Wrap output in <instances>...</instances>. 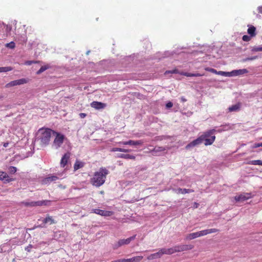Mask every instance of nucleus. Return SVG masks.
<instances>
[{
	"label": "nucleus",
	"instance_id": "f257e3e1",
	"mask_svg": "<svg viewBox=\"0 0 262 262\" xmlns=\"http://www.w3.org/2000/svg\"><path fill=\"white\" fill-rule=\"evenodd\" d=\"M108 174V170L105 168H100L99 171L95 172L93 178L91 179V183L96 186L99 187L105 182L106 176Z\"/></svg>",
	"mask_w": 262,
	"mask_h": 262
},
{
	"label": "nucleus",
	"instance_id": "f03ea898",
	"mask_svg": "<svg viewBox=\"0 0 262 262\" xmlns=\"http://www.w3.org/2000/svg\"><path fill=\"white\" fill-rule=\"evenodd\" d=\"M38 134L40 135L38 138L41 144L47 145L49 144L51 137H53L54 134H56V132L50 128H40L38 130Z\"/></svg>",
	"mask_w": 262,
	"mask_h": 262
},
{
	"label": "nucleus",
	"instance_id": "7ed1b4c3",
	"mask_svg": "<svg viewBox=\"0 0 262 262\" xmlns=\"http://www.w3.org/2000/svg\"><path fill=\"white\" fill-rule=\"evenodd\" d=\"M216 132L214 129H211L205 132L203 135L200 136L203 138L202 140L205 141L204 144L205 145H211L215 140V136L213 135Z\"/></svg>",
	"mask_w": 262,
	"mask_h": 262
},
{
	"label": "nucleus",
	"instance_id": "20e7f679",
	"mask_svg": "<svg viewBox=\"0 0 262 262\" xmlns=\"http://www.w3.org/2000/svg\"><path fill=\"white\" fill-rule=\"evenodd\" d=\"M53 137H55V139L53 143V146L55 148H58L63 143L64 136L56 132V134H54Z\"/></svg>",
	"mask_w": 262,
	"mask_h": 262
},
{
	"label": "nucleus",
	"instance_id": "39448f33",
	"mask_svg": "<svg viewBox=\"0 0 262 262\" xmlns=\"http://www.w3.org/2000/svg\"><path fill=\"white\" fill-rule=\"evenodd\" d=\"M136 236V235H134L132 236L129 237V238H127V239H120L118 242H117L116 243L114 244V245H113L114 249H117L119 247H120L122 246H123L124 245L129 244L131 241L135 239Z\"/></svg>",
	"mask_w": 262,
	"mask_h": 262
},
{
	"label": "nucleus",
	"instance_id": "423d86ee",
	"mask_svg": "<svg viewBox=\"0 0 262 262\" xmlns=\"http://www.w3.org/2000/svg\"><path fill=\"white\" fill-rule=\"evenodd\" d=\"M175 247V251H176V252H180L184 251L191 250L194 248V246L192 245H182L176 246Z\"/></svg>",
	"mask_w": 262,
	"mask_h": 262
},
{
	"label": "nucleus",
	"instance_id": "0eeeda50",
	"mask_svg": "<svg viewBox=\"0 0 262 262\" xmlns=\"http://www.w3.org/2000/svg\"><path fill=\"white\" fill-rule=\"evenodd\" d=\"M27 80L25 78H22L18 80H15L10 82L6 85V87L9 88L14 86L17 85H21L24 83H26Z\"/></svg>",
	"mask_w": 262,
	"mask_h": 262
},
{
	"label": "nucleus",
	"instance_id": "6e6552de",
	"mask_svg": "<svg viewBox=\"0 0 262 262\" xmlns=\"http://www.w3.org/2000/svg\"><path fill=\"white\" fill-rule=\"evenodd\" d=\"M251 196L252 195L250 193H243L239 195L235 196L234 198L236 201L242 202L251 198Z\"/></svg>",
	"mask_w": 262,
	"mask_h": 262
},
{
	"label": "nucleus",
	"instance_id": "1a4fd4ad",
	"mask_svg": "<svg viewBox=\"0 0 262 262\" xmlns=\"http://www.w3.org/2000/svg\"><path fill=\"white\" fill-rule=\"evenodd\" d=\"M169 148L167 146H156L155 148H154V149H151L150 152L152 154V155L157 156L159 155V152H163Z\"/></svg>",
	"mask_w": 262,
	"mask_h": 262
},
{
	"label": "nucleus",
	"instance_id": "9d476101",
	"mask_svg": "<svg viewBox=\"0 0 262 262\" xmlns=\"http://www.w3.org/2000/svg\"><path fill=\"white\" fill-rule=\"evenodd\" d=\"M202 139H203V138H201L200 137H199L196 139L192 141L190 143L187 144L185 148L186 149H189L192 148L198 145L201 144L203 142Z\"/></svg>",
	"mask_w": 262,
	"mask_h": 262
},
{
	"label": "nucleus",
	"instance_id": "9b49d317",
	"mask_svg": "<svg viewBox=\"0 0 262 262\" xmlns=\"http://www.w3.org/2000/svg\"><path fill=\"white\" fill-rule=\"evenodd\" d=\"M202 139H203V138H201L200 137H199L196 139L192 141L190 143L187 144L185 148L186 149H189L192 148L198 145L201 144L203 142Z\"/></svg>",
	"mask_w": 262,
	"mask_h": 262
},
{
	"label": "nucleus",
	"instance_id": "f8f14e48",
	"mask_svg": "<svg viewBox=\"0 0 262 262\" xmlns=\"http://www.w3.org/2000/svg\"><path fill=\"white\" fill-rule=\"evenodd\" d=\"M202 139H203V138H201L200 137H199L196 139L192 141L190 143L187 144L185 148L186 149H189L192 148L198 145L201 144L203 142Z\"/></svg>",
	"mask_w": 262,
	"mask_h": 262
},
{
	"label": "nucleus",
	"instance_id": "ddd939ff",
	"mask_svg": "<svg viewBox=\"0 0 262 262\" xmlns=\"http://www.w3.org/2000/svg\"><path fill=\"white\" fill-rule=\"evenodd\" d=\"M203 230L200 231L199 232H194L192 233L188 234L186 235L185 239L186 240H191L194 239L196 237H200L203 236Z\"/></svg>",
	"mask_w": 262,
	"mask_h": 262
},
{
	"label": "nucleus",
	"instance_id": "4468645a",
	"mask_svg": "<svg viewBox=\"0 0 262 262\" xmlns=\"http://www.w3.org/2000/svg\"><path fill=\"white\" fill-rule=\"evenodd\" d=\"M106 104L98 101H93L91 103V106L97 110L103 109L106 106Z\"/></svg>",
	"mask_w": 262,
	"mask_h": 262
},
{
	"label": "nucleus",
	"instance_id": "2eb2a0df",
	"mask_svg": "<svg viewBox=\"0 0 262 262\" xmlns=\"http://www.w3.org/2000/svg\"><path fill=\"white\" fill-rule=\"evenodd\" d=\"M143 141L142 140H137V141H133V140H129L126 142H121L119 143L120 144L123 145H134L137 146L141 145L143 144Z\"/></svg>",
	"mask_w": 262,
	"mask_h": 262
},
{
	"label": "nucleus",
	"instance_id": "dca6fc26",
	"mask_svg": "<svg viewBox=\"0 0 262 262\" xmlns=\"http://www.w3.org/2000/svg\"><path fill=\"white\" fill-rule=\"evenodd\" d=\"M59 179V177H58L57 175V176L50 175L48 177L45 178L43 180L42 182L43 184H47L51 183V182L55 181Z\"/></svg>",
	"mask_w": 262,
	"mask_h": 262
},
{
	"label": "nucleus",
	"instance_id": "f3484780",
	"mask_svg": "<svg viewBox=\"0 0 262 262\" xmlns=\"http://www.w3.org/2000/svg\"><path fill=\"white\" fill-rule=\"evenodd\" d=\"M54 223V221L51 216H48L42 220V224L37 226V227H45V225L49 224L50 225Z\"/></svg>",
	"mask_w": 262,
	"mask_h": 262
},
{
	"label": "nucleus",
	"instance_id": "a211bd4d",
	"mask_svg": "<svg viewBox=\"0 0 262 262\" xmlns=\"http://www.w3.org/2000/svg\"><path fill=\"white\" fill-rule=\"evenodd\" d=\"M94 211L95 213L102 216H108L112 215V212L109 211L103 210L99 209H95Z\"/></svg>",
	"mask_w": 262,
	"mask_h": 262
},
{
	"label": "nucleus",
	"instance_id": "6ab92c4d",
	"mask_svg": "<svg viewBox=\"0 0 262 262\" xmlns=\"http://www.w3.org/2000/svg\"><path fill=\"white\" fill-rule=\"evenodd\" d=\"M176 250V247L175 246L173 248H169V249H165V248H163V249H160V251H161V254L162 255L163 254H171L174 252H176V251H175Z\"/></svg>",
	"mask_w": 262,
	"mask_h": 262
},
{
	"label": "nucleus",
	"instance_id": "aec40b11",
	"mask_svg": "<svg viewBox=\"0 0 262 262\" xmlns=\"http://www.w3.org/2000/svg\"><path fill=\"white\" fill-rule=\"evenodd\" d=\"M174 191L177 194H180V193L185 194V193L194 192V190L193 189H185V188L182 189L181 188H179L177 189H174Z\"/></svg>",
	"mask_w": 262,
	"mask_h": 262
},
{
	"label": "nucleus",
	"instance_id": "412c9836",
	"mask_svg": "<svg viewBox=\"0 0 262 262\" xmlns=\"http://www.w3.org/2000/svg\"><path fill=\"white\" fill-rule=\"evenodd\" d=\"M143 257L142 256H137L130 258H124V262H139L143 259Z\"/></svg>",
	"mask_w": 262,
	"mask_h": 262
},
{
	"label": "nucleus",
	"instance_id": "4be33fe9",
	"mask_svg": "<svg viewBox=\"0 0 262 262\" xmlns=\"http://www.w3.org/2000/svg\"><path fill=\"white\" fill-rule=\"evenodd\" d=\"M248 73V71L246 69H241L238 70H234L231 72L232 76H236Z\"/></svg>",
	"mask_w": 262,
	"mask_h": 262
},
{
	"label": "nucleus",
	"instance_id": "5701e85b",
	"mask_svg": "<svg viewBox=\"0 0 262 262\" xmlns=\"http://www.w3.org/2000/svg\"><path fill=\"white\" fill-rule=\"evenodd\" d=\"M0 180H4L7 182H9L12 179H9V176L7 173L0 171Z\"/></svg>",
	"mask_w": 262,
	"mask_h": 262
},
{
	"label": "nucleus",
	"instance_id": "b1692460",
	"mask_svg": "<svg viewBox=\"0 0 262 262\" xmlns=\"http://www.w3.org/2000/svg\"><path fill=\"white\" fill-rule=\"evenodd\" d=\"M161 256H162V254H161V251L160 250L158 252L154 253V254H151L150 255H149L147 257V259L148 260H152L154 259L160 258Z\"/></svg>",
	"mask_w": 262,
	"mask_h": 262
},
{
	"label": "nucleus",
	"instance_id": "393cba45",
	"mask_svg": "<svg viewBox=\"0 0 262 262\" xmlns=\"http://www.w3.org/2000/svg\"><path fill=\"white\" fill-rule=\"evenodd\" d=\"M241 104L239 103L232 105L228 108L229 112H236L238 111L241 108Z\"/></svg>",
	"mask_w": 262,
	"mask_h": 262
},
{
	"label": "nucleus",
	"instance_id": "a878e982",
	"mask_svg": "<svg viewBox=\"0 0 262 262\" xmlns=\"http://www.w3.org/2000/svg\"><path fill=\"white\" fill-rule=\"evenodd\" d=\"M50 201L43 200L35 202L36 206H48L50 204Z\"/></svg>",
	"mask_w": 262,
	"mask_h": 262
},
{
	"label": "nucleus",
	"instance_id": "bb28decb",
	"mask_svg": "<svg viewBox=\"0 0 262 262\" xmlns=\"http://www.w3.org/2000/svg\"><path fill=\"white\" fill-rule=\"evenodd\" d=\"M42 244H45V242H41V243H39L38 244H37V245H31V244H30V245H29V246H28L25 248V250H26L27 252H31V248H35V249H36V248H37L39 247H40V246Z\"/></svg>",
	"mask_w": 262,
	"mask_h": 262
},
{
	"label": "nucleus",
	"instance_id": "cd10ccee",
	"mask_svg": "<svg viewBox=\"0 0 262 262\" xmlns=\"http://www.w3.org/2000/svg\"><path fill=\"white\" fill-rule=\"evenodd\" d=\"M256 28L253 26H251L248 29V33L251 36L254 37L256 35L255 33Z\"/></svg>",
	"mask_w": 262,
	"mask_h": 262
},
{
	"label": "nucleus",
	"instance_id": "c85d7f7f",
	"mask_svg": "<svg viewBox=\"0 0 262 262\" xmlns=\"http://www.w3.org/2000/svg\"><path fill=\"white\" fill-rule=\"evenodd\" d=\"M84 166V163L76 161L74 166V171L78 170V169L82 168Z\"/></svg>",
	"mask_w": 262,
	"mask_h": 262
},
{
	"label": "nucleus",
	"instance_id": "c756f323",
	"mask_svg": "<svg viewBox=\"0 0 262 262\" xmlns=\"http://www.w3.org/2000/svg\"><path fill=\"white\" fill-rule=\"evenodd\" d=\"M218 231L216 229H210L203 230L204 235H207L209 233H214Z\"/></svg>",
	"mask_w": 262,
	"mask_h": 262
},
{
	"label": "nucleus",
	"instance_id": "7c9ffc66",
	"mask_svg": "<svg viewBox=\"0 0 262 262\" xmlns=\"http://www.w3.org/2000/svg\"><path fill=\"white\" fill-rule=\"evenodd\" d=\"M49 68H50V66H49V65H46V66H42L40 68V69L38 71H37L36 74L37 75H39L41 73H42L43 72L46 71V70L49 69Z\"/></svg>",
	"mask_w": 262,
	"mask_h": 262
},
{
	"label": "nucleus",
	"instance_id": "2f4dec72",
	"mask_svg": "<svg viewBox=\"0 0 262 262\" xmlns=\"http://www.w3.org/2000/svg\"><path fill=\"white\" fill-rule=\"evenodd\" d=\"M119 157L124 159H134L135 156L129 154H121Z\"/></svg>",
	"mask_w": 262,
	"mask_h": 262
},
{
	"label": "nucleus",
	"instance_id": "473e14b6",
	"mask_svg": "<svg viewBox=\"0 0 262 262\" xmlns=\"http://www.w3.org/2000/svg\"><path fill=\"white\" fill-rule=\"evenodd\" d=\"M21 203L23 204L26 207H28V206H30V207L36 206L35 202H34V201L30 202H23Z\"/></svg>",
	"mask_w": 262,
	"mask_h": 262
},
{
	"label": "nucleus",
	"instance_id": "72a5a7b5",
	"mask_svg": "<svg viewBox=\"0 0 262 262\" xmlns=\"http://www.w3.org/2000/svg\"><path fill=\"white\" fill-rule=\"evenodd\" d=\"M12 70V68L11 67H0V73L2 72H7Z\"/></svg>",
	"mask_w": 262,
	"mask_h": 262
},
{
	"label": "nucleus",
	"instance_id": "f704fd0d",
	"mask_svg": "<svg viewBox=\"0 0 262 262\" xmlns=\"http://www.w3.org/2000/svg\"><path fill=\"white\" fill-rule=\"evenodd\" d=\"M216 74L224 76H231V72H226L223 71H217Z\"/></svg>",
	"mask_w": 262,
	"mask_h": 262
},
{
	"label": "nucleus",
	"instance_id": "c9c22d12",
	"mask_svg": "<svg viewBox=\"0 0 262 262\" xmlns=\"http://www.w3.org/2000/svg\"><path fill=\"white\" fill-rule=\"evenodd\" d=\"M176 52L175 51H173V52H169L168 51H166V52H164V53L163 54V58H165V57H169V56H172L174 54H176Z\"/></svg>",
	"mask_w": 262,
	"mask_h": 262
},
{
	"label": "nucleus",
	"instance_id": "e433bc0d",
	"mask_svg": "<svg viewBox=\"0 0 262 262\" xmlns=\"http://www.w3.org/2000/svg\"><path fill=\"white\" fill-rule=\"evenodd\" d=\"M60 166L62 167H64L66 166V154H64L62 157L60 161Z\"/></svg>",
	"mask_w": 262,
	"mask_h": 262
},
{
	"label": "nucleus",
	"instance_id": "4c0bfd02",
	"mask_svg": "<svg viewBox=\"0 0 262 262\" xmlns=\"http://www.w3.org/2000/svg\"><path fill=\"white\" fill-rule=\"evenodd\" d=\"M184 75H185L187 77H192V76L199 77V76H202V75L199 73L192 74V73H185L184 74Z\"/></svg>",
	"mask_w": 262,
	"mask_h": 262
},
{
	"label": "nucleus",
	"instance_id": "58836bf2",
	"mask_svg": "<svg viewBox=\"0 0 262 262\" xmlns=\"http://www.w3.org/2000/svg\"><path fill=\"white\" fill-rule=\"evenodd\" d=\"M250 163L252 165H262V161L259 160H253V161H251Z\"/></svg>",
	"mask_w": 262,
	"mask_h": 262
},
{
	"label": "nucleus",
	"instance_id": "ea45409f",
	"mask_svg": "<svg viewBox=\"0 0 262 262\" xmlns=\"http://www.w3.org/2000/svg\"><path fill=\"white\" fill-rule=\"evenodd\" d=\"M6 47L10 49H14L15 47V44L13 41H11L6 45Z\"/></svg>",
	"mask_w": 262,
	"mask_h": 262
},
{
	"label": "nucleus",
	"instance_id": "a19ab883",
	"mask_svg": "<svg viewBox=\"0 0 262 262\" xmlns=\"http://www.w3.org/2000/svg\"><path fill=\"white\" fill-rule=\"evenodd\" d=\"M257 58V56H253V57H247V58H244L242 60V61L243 62H246L247 61H248V60H254L255 59H256Z\"/></svg>",
	"mask_w": 262,
	"mask_h": 262
},
{
	"label": "nucleus",
	"instance_id": "79ce46f5",
	"mask_svg": "<svg viewBox=\"0 0 262 262\" xmlns=\"http://www.w3.org/2000/svg\"><path fill=\"white\" fill-rule=\"evenodd\" d=\"M251 51L252 52H259V51H262V47H253Z\"/></svg>",
	"mask_w": 262,
	"mask_h": 262
},
{
	"label": "nucleus",
	"instance_id": "37998d69",
	"mask_svg": "<svg viewBox=\"0 0 262 262\" xmlns=\"http://www.w3.org/2000/svg\"><path fill=\"white\" fill-rule=\"evenodd\" d=\"M205 70L207 71H209V72H210L211 73L216 74L217 73V71L215 69H212V68H206L205 69Z\"/></svg>",
	"mask_w": 262,
	"mask_h": 262
},
{
	"label": "nucleus",
	"instance_id": "c03bdc74",
	"mask_svg": "<svg viewBox=\"0 0 262 262\" xmlns=\"http://www.w3.org/2000/svg\"><path fill=\"white\" fill-rule=\"evenodd\" d=\"M251 36H249L245 35L243 36L242 39L245 41H248L251 39Z\"/></svg>",
	"mask_w": 262,
	"mask_h": 262
},
{
	"label": "nucleus",
	"instance_id": "a18cd8bd",
	"mask_svg": "<svg viewBox=\"0 0 262 262\" xmlns=\"http://www.w3.org/2000/svg\"><path fill=\"white\" fill-rule=\"evenodd\" d=\"M9 169L11 173H14L16 171V168L14 166H10Z\"/></svg>",
	"mask_w": 262,
	"mask_h": 262
},
{
	"label": "nucleus",
	"instance_id": "49530a36",
	"mask_svg": "<svg viewBox=\"0 0 262 262\" xmlns=\"http://www.w3.org/2000/svg\"><path fill=\"white\" fill-rule=\"evenodd\" d=\"M123 148H118V147H114L112 148V151H121L122 152Z\"/></svg>",
	"mask_w": 262,
	"mask_h": 262
},
{
	"label": "nucleus",
	"instance_id": "de8ad7c7",
	"mask_svg": "<svg viewBox=\"0 0 262 262\" xmlns=\"http://www.w3.org/2000/svg\"><path fill=\"white\" fill-rule=\"evenodd\" d=\"M172 106H173V104L171 102H168L166 104V107L167 108H170L172 107Z\"/></svg>",
	"mask_w": 262,
	"mask_h": 262
},
{
	"label": "nucleus",
	"instance_id": "09e8293b",
	"mask_svg": "<svg viewBox=\"0 0 262 262\" xmlns=\"http://www.w3.org/2000/svg\"><path fill=\"white\" fill-rule=\"evenodd\" d=\"M40 61H27L26 62V64H28V65H31L32 63H38V62H39Z\"/></svg>",
	"mask_w": 262,
	"mask_h": 262
},
{
	"label": "nucleus",
	"instance_id": "8fccbe9b",
	"mask_svg": "<svg viewBox=\"0 0 262 262\" xmlns=\"http://www.w3.org/2000/svg\"><path fill=\"white\" fill-rule=\"evenodd\" d=\"M86 116V114H85V113H80L79 114V116L81 118H84V117H85Z\"/></svg>",
	"mask_w": 262,
	"mask_h": 262
},
{
	"label": "nucleus",
	"instance_id": "3c124183",
	"mask_svg": "<svg viewBox=\"0 0 262 262\" xmlns=\"http://www.w3.org/2000/svg\"><path fill=\"white\" fill-rule=\"evenodd\" d=\"M111 262H124V258L123 259H120L112 261Z\"/></svg>",
	"mask_w": 262,
	"mask_h": 262
},
{
	"label": "nucleus",
	"instance_id": "603ef678",
	"mask_svg": "<svg viewBox=\"0 0 262 262\" xmlns=\"http://www.w3.org/2000/svg\"><path fill=\"white\" fill-rule=\"evenodd\" d=\"M258 145H259V143H256V144H255L252 146V148H257V147H260V146H258Z\"/></svg>",
	"mask_w": 262,
	"mask_h": 262
},
{
	"label": "nucleus",
	"instance_id": "864d4df0",
	"mask_svg": "<svg viewBox=\"0 0 262 262\" xmlns=\"http://www.w3.org/2000/svg\"><path fill=\"white\" fill-rule=\"evenodd\" d=\"M65 169H63V171H62V172L61 173H57V175L58 176V177H59V178L61 177L62 176L63 172H64V171H65Z\"/></svg>",
	"mask_w": 262,
	"mask_h": 262
},
{
	"label": "nucleus",
	"instance_id": "5fc2aeb1",
	"mask_svg": "<svg viewBox=\"0 0 262 262\" xmlns=\"http://www.w3.org/2000/svg\"><path fill=\"white\" fill-rule=\"evenodd\" d=\"M65 169H63V171H62V172L61 173H57V175L58 176V177H59V178L61 177L62 176L63 172H64V171H65Z\"/></svg>",
	"mask_w": 262,
	"mask_h": 262
},
{
	"label": "nucleus",
	"instance_id": "6e6d98bb",
	"mask_svg": "<svg viewBox=\"0 0 262 262\" xmlns=\"http://www.w3.org/2000/svg\"><path fill=\"white\" fill-rule=\"evenodd\" d=\"M66 156H67V165L68 164V159L70 157V153L67 152V155H66Z\"/></svg>",
	"mask_w": 262,
	"mask_h": 262
},
{
	"label": "nucleus",
	"instance_id": "4d7b16f0",
	"mask_svg": "<svg viewBox=\"0 0 262 262\" xmlns=\"http://www.w3.org/2000/svg\"><path fill=\"white\" fill-rule=\"evenodd\" d=\"M258 12H259V13H261V14H262V6L259 7L258 8Z\"/></svg>",
	"mask_w": 262,
	"mask_h": 262
},
{
	"label": "nucleus",
	"instance_id": "13d9d810",
	"mask_svg": "<svg viewBox=\"0 0 262 262\" xmlns=\"http://www.w3.org/2000/svg\"><path fill=\"white\" fill-rule=\"evenodd\" d=\"M129 151L130 150L129 149H126L123 148L122 152H129Z\"/></svg>",
	"mask_w": 262,
	"mask_h": 262
},
{
	"label": "nucleus",
	"instance_id": "bf43d9fd",
	"mask_svg": "<svg viewBox=\"0 0 262 262\" xmlns=\"http://www.w3.org/2000/svg\"><path fill=\"white\" fill-rule=\"evenodd\" d=\"M199 204L198 203H194V207L195 208H198V206H199Z\"/></svg>",
	"mask_w": 262,
	"mask_h": 262
},
{
	"label": "nucleus",
	"instance_id": "052dcab7",
	"mask_svg": "<svg viewBox=\"0 0 262 262\" xmlns=\"http://www.w3.org/2000/svg\"><path fill=\"white\" fill-rule=\"evenodd\" d=\"M181 100H182V101H183V102H185V101H186V99L185 98H184V97H182V98H181Z\"/></svg>",
	"mask_w": 262,
	"mask_h": 262
},
{
	"label": "nucleus",
	"instance_id": "680f3d73",
	"mask_svg": "<svg viewBox=\"0 0 262 262\" xmlns=\"http://www.w3.org/2000/svg\"><path fill=\"white\" fill-rule=\"evenodd\" d=\"M8 143H5L4 144V147H7V146H8Z\"/></svg>",
	"mask_w": 262,
	"mask_h": 262
},
{
	"label": "nucleus",
	"instance_id": "e2e57ef3",
	"mask_svg": "<svg viewBox=\"0 0 262 262\" xmlns=\"http://www.w3.org/2000/svg\"><path fill=\"white\" fill-rule=\"evenodd\" d=\"M258 146H260V147H262V143H260L259 145H258Z\"/></svg>",
	"mask_w": 262,
	"mask_h": 262
},
{
	"label": "nucleus",
	"instance_id": "0e129e2a",
	"mask_svg": "<svg viewBox=\"0 0 262 262\" xmlns=\"http://www.w3.org/2000/svg\"><path fill=\"white\" fill-rule=\"evenodd\" d=\"M4 98V96H2V95L0 96V99H2V98Z\"/></svg>",
	"mask_w": 262,
	"mask_h": 262
},
{
	"label": "nucleus",
	"instance_id": "69168bd1",
	"mask_svg": "<svg viewBox=\"0 0 262 262\" xmlns=\"http://www.w3.org/2000/svg\"><path fill=\"white\" fill-rule=\"evenodd\" d=\"M90 52V51H87L86 54L88 55L89 54Z\"/></svg>",
	"mask_w": 262,
	"mask_h": 262
},
{
	"label": "nucleus",
	"instance_id": "338daca9",
	"mask_svg": "<svg viewBox=\"0 0 262 262\" xmlns=\"http://www.w3.org/2000/svg\"><path fill=\"white\" fill-rule=\"evenodd\" d=\"M172 73H176V72H175V71H173Z\"/></svg>",
	"mask_w": 262,
	"mask_h": 262
}]
</instances>
